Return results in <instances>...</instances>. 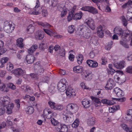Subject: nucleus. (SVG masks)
Returning a JSON list of instances; mask_svg holds the SVG:
<instances>
[{
  "mask_svg": "<svg viewBox=\"0 0 132 132\" xmlns=\"http://www.w3.org/2000/svg\"><path fill=\"white\" fill-rule=\"evenodd\" d=\"M126 71L128 73H132V66L128 67L126 69Z\"/></svg>",
  "mask_w": 132,
  "mask_h": 132,
  "instance_id": "obj_58",
  "label": "nucleus"
},
{
  "mask_svg": "<svg viewBox=\"0 0 132 132\" xmlns=\"http://www.w3.org/2000/svg\"><path fill=\"white\" fill-rule=\"evenodd\" d=\"M51 122L52 125L54 126H56L59 123L54 118H52L51 119Z\"/></svg>",
  "mask_w": 132,
  "mask_h": 132,
  "instance_id": "obj_55",
  "label": "nucleus"
},
{
  "mask_svg": "<svg viewBox=\"0 0 132 132\" xmlns=\"http://www.w3.org/2000/svg\"><path fill=\"white\" fill-rule=\"evenodd\" d=\"M116 72V70L113 69H111L107 70V72L109 74L113 75Z\"/></svg>",
  "mask_w": 132,
  "mask_h": 132,
  "instance_id": "obj_59",
  "label": "nucleus"
},
{
  "mask_svg": "<svg viewBox=\"0 0 132 132\" xmlns=\"http://www.w3.org/2000/svg\"><path fill=\"white\" fill-rule=\"evenodd\" d=\"M78 63L79 64H81L83 59V57L81 54H79L77 56Z\"/></svg>",
  "mask_w": 132,
  "mask_h": 132,
  "instance_id": "obj_42",
  "label": "nucleus"
},
{
  "mask_svg": "<svg viewBox=\"0 0 132 132\" xmlns=\"http://www.w3.org/2000/svg\"><path fill=\"white\" fill-rule=\"evenodd\" d=\"M9 60V58L7 57H4L1 58L0 60V62L1 64L0 66V68L3 67L4 64L6 63Z\"/></svg>",
  "mask_w": 132,
  "mask_h": 132,
  "instance_id": "obj_29",
  "label": "nucleus"
},
{
  "mask_svg": "<svg viewBox=\"0 0 132 132\" xmlns=\"http://www.w3.org/2000/svg\"><path fill=\"white\" fill-rule=\"evenodd\" d=\"M126 17L128 20L132 21V13L127 12Z\"/></svg>",
  "mask_w": 132,
  "mask_h": 132,
  "instance_id": "obj_50",
  "label": "nucleus"
},
{
  "mask_svg": "<svg viewBox=\"0 0 132 132\" xmlns=\"http://www.w3.org/2000/svg\"><path fill=\"white\" fill-rule=\"evenodd\" d=\"M85 21L88 26L91 29L94 30L95 29V23L93 19L91 18H88L86 19Z\"/></svg>",
  "mask_w": 132,
  "mask_h": 132,
  "instance_id": "obj_12",
  "label": "nucleus"
},
{
  "mask_svg": "<svg viewBox=\"0 0 132 132\" xmlns=\"http://www.w3.org/2000/svg\"><path fill=\"white\" fill-rule=\"evenodd\" d=\"M26 61L29 64L33 63L35 60L34 56L31 55H28L26 56Z\"/></svg>",
  "mask_w": 132,
  "mask_h": 132,
  "instance_id": "obj_17",
  "label": "nucleus"
},
{
  "mask_svg": "<svg viewBox=\"0 0 132 132\" xmlns=\"http://www.w3.org/2000/svg\"><path fill=\"white\" fill-rule=\"evenodd\" d=\"M38 24L44 28H50L51 26L48 23L46 22H38Z\"/></svg>",
  "mask_w": 132,
  "mask_h": 132,
  "instance_id": "obj_37",
  "label": "nucleus"
},
{
  "mask_svg": "<svg viewBox=\"0 0 132 132\" xmlns=\"http://www.w3.org/2000/svg\"><path fill=\"white\" fill-rule=\"evenodd\" d=\"M97 33L98 35L100 37L102 38L104 36L103 31L102 27L99 26L97 28Z\"/></svg>",
  "mask_w": 132,
  "mask_h": 132,
  "instance_id": "obj_21",
  "label": "nucleus"
},
{
  "mask_svg": "<svg viewBox=\"0 0 132 132\" xmlns=\"http://www.w3.org/2000/svg\"><path fill=\"white\" fill-rule=\"evenodd\" d=\"M39 46L40 48H41L42 49H44L47 46L46 43L44 42H42L40 44Z\"/></svg>",
  "mask_w": 132,
  "mask_h": 132,
  "instance_id": "obj_60",
  "label": "nucleus"
},
{
  "mask_svg": "<svg viewBox=\"0 0 132 132\" xmlns=\"http://www.w3.org/2000/svg\"><path fill=\"white\" fill-rule=\"evenodd\" d=\"M75 29L74 26L71 25L69 26L68 28V31L70 34H72L73 32Z\"/></svg>",
  "mask_w": 132,
  "mask_h": 132,
  "instance_id": "obj_43",
  "label": "nucleus"
},
{
  "mask_svg": "<svg viewBox=\"0 0 132 132\" xmlns=\"http://www.w3.org/2000/svg\"><path fill=\"white\" fill-rule=\"evenodd\" d=\"M120 108V107L119 105L114 106L109 108V111L110 113H113L117 110L119 109Z\"/></svg>",
  "mask_w": 132,
  "mask_h": 132,
  "instance_id": "obj_32",
  "label": "nucleus"
},
{
  "mask_svg": "<svg viewBox=\"0 0 132 132\" xmlns=\"http://www.w3.org/2000/svg\"><path fill=\"white\" fill-rule=\"evenodd\" d=\"M80 85L82 89H86L89 90H90V88L86 86L85 83L84 82H81L80 83Z\"/></svg>",
  "mask_w": 132,
  "mask_h": 132,
  "instance_id": "obj_47",
  "label": "nucleus"
},
{
  "mask_svg": "<svg viewBox=\"0 0 132 132\" xmlns=\"http://www.w3.org/2000/svg\"><path fill=\"white\" fill-rule=\"evenodd\" d=\"M43 115L47 118L50 119L52 117L55 116L56 113L53 112L50 108H46L44 110Z\"/></svg>",
  "mask_w": 132,
  "mask_h": 132,
  "instance_id": "obj_5",
  "label": "nucleus"
},
{
  "mask_svg": "<svg viewBox=\"0 0 132 132\" xmlns=\"http://www.w3.org/2000/svg\"><path fill=\"white\" fill-rule=\"evenodd\" d=\"M44 32L42 31H38L35 34V38L39 40L43 39L44 37Z\"/></svg>",
  "mask_w": 132,
  "mask_h": 132,
  "instance_id": "obj_19",
  "label": "nucleus"
},
{
  "mask_svg": "<svg viewBox=\"0 0 132 132\" xmlns=\"http://www.w3.org/2000/svg\"><path fill=\"white\" fill-rule=\"evenodd\" d=\"M82 16V13L81 11H80L74 14L73 20H77L80 19Z\"/></svg>",
  "mask_w": 132,
  "mask_h": 132,
  "instance_id": "obj_27",
  "label": "nucleus"
},
{
  "mask_svg": "<svg viewBox=\"0 0 132 132\" xmlns=\"http://www.w3.org/2000/svg\"><path fill=\"white\" fill-rule=\"evenodd\" d=\"M95 119L94 117L89 118L88 120L87 123L90 126H93L95 124Z\"/></svg>",
  "mask_w": 132,
  "mask_h": 132,
  "instance_id": "obj_31",
  "label": "nucleus"
},
{
  "mask_svg": "<svg viewBox=\"0 0 132 132\" xmlns=\"http://www.w3.org/2000/svg\"><path fill=\"white\" fill-rule=\"evenodd\" d=\"M10 129L13 132H20L19 129L17 128L14 127H11L10 128Z\"/></svg>",
  "mask_w": 132,
  "mask_h": 132,
  "instance_id": "obj_64",
  "label": "nucleus"
},
{
  "mask_svg": "<svg viewBox=\"0 0 132 132\" xmlns=\"http://www.w3.org/2000/svg\"><path fill=\"white\" fill-rule=\"evenodd\" d=\"M67 96L69 98H71L76 95L75 90L72 87H68L66 91Z\"/></svg>",
  "mask_w": 132,
  "mask_h": 132,
  "instance_id": "obj_9",
  "label": "nucleus"
},
{
  "mask_svg": "<svg viewBox=\"0 0 132 132\" xmlns=\"http://www.w3.org/2000/svg\"><path fill=\"white\" fill-rule=\"evenodd\" d=\"M10 97L7 96L2 97L0 98V103L3 107H6L11 103Z\"/></svg>",
  "mask_w": 132,
  "mask_h": 132,
  "instance_id": "obj_6",
  "label": "nucleus"
},
{
  "mask_svg": "<svg viewBox=\"0 0 132 132\" xmlns=\"http://www.w3.org/2000/svg\"><path fill=\"white\" fill-rule=\"evenodd\" d=\"M25 112L27 114L29 115L33 113L34 109L32 107L29 106L25 109Z\"/></svg>",
  "mask_w": 132,
  "mask_h": 132,
  "instance_id": "obj_26",
  "label": "nucleus"
},
{
  "mask_svg": "<svg viewBox=\"0 0 132 132\" xmlns=\"http://www.w3.org/2000/svg\"><path fill=\"white\" fill-rule=\"evenodd\" d=\"M37 48V45H32L31 47L28 50V52L29 54H32L35 51Z\"/></svg>",
  "mask_w": 132,
  "mask_h": 132,
  "instance_id": "obj_34",
  "label": "nucleus"
},
{
  "mask_svg": "<svg viewBox=\"0 0 132 132\" xmlns=\"http://www.w3.org/2000/svg\"><path fill=\"white\" fill-rule=\"evenodd\" d=\"M114 79L115 81L119 83L120 82V81H121V79L117 75L114 76Z\"/></svg>",
  "mask_w": 132,
  "mask_h": 132,
  "instance_id": "obj_57",
  "label": "nucleus"
},
{
  "mask_svg": "<svg viewBox=\"0 0 132 132\" xmlns=\"http://www.w3.org/2000/svg\"><path fill=\"white\" fill-rule=\"evenodd\" d=\"M11 73L13 74L16 77L19 78L20 76H23L26 74L25 70L21 68H17L11 71Z\"/></svg>",
  "mask_w": 132,
  "mask_h": 132,
  "instance_id": "obj_8",
  "label": "nucleus"
},
{
  "mask_svg": "<svg viewBox=\"0 0 132 132\" xmlns=\"http://www.w3.org/2000/svg\"><path fill=\"white\" fill-rule=\"evenodd\" d=\"M121 126L127 132H132V128H130L127 127L126 124L123 123L121 125Z\"/></svg>",
  "mask_w": 132,
  "mask_h": 132,
  "instance_id": "obj_35",
  "label": "nucleus"
},
{
  "mask_svg": "<svg viewBox=\"0 0 132 132\" xmlns=\"http://www.w3.org/2000/svg\"><path fill=\"white\" fill-rule=\"evenodd\" d=\"M48 103L51 108L54 110L56 105L55 103L51 101H49Z\"/></svg>",
  "mask_w": 132,
  "mask_h": 132,
  "instance_id": "obj_52",
  "label": "nucleus"
},
{
  "mask_svg": "<svg viewBox=\"0 0 132 132\" xmlns=\"http://www.w3.org/2000/svg\"><path fill=\"white\" fill-rule=\"evenodd\" d=\"M14 106V104L13 103H11L9 104L7 106L5 107V108H6V113L8 114H10L12 113V110Z\"/></svg>",
  "mask_w": 132,
  "mask_h": 132,
  "instance_id": "obj_20",
  "label": "nucleus"
},
{
  "mask_svg": "<svg viewBox=\"0 0 132 132\" xmlns=\"http://www.w3.org/2000/svg\"><path fill=\"white\" fill-rule=\"evenodd\" d=\"M90 101L88 99H84L82 101V104L84 108H87L90 106Z\"/></svg>",
  "mask_w": 132,
  "mask_h": 132,
  "instance_id": "obj_25",
  "label": "nucleus"
},
{
  "mask_svg": "<svg viewBox=\"0 0 132 132\" xmlns=\"http://www.w3.org/2000/svg\"><path fill=\"white\" fill-rule=\"evenodd\" d=\"M44 71V69L42 67H39L37 70H36L35 72L38 75H40L41 73H43Z\"/></svg>",
  "mask_w": 132,
  "mask_h": 132,
  "instance_id": "obj_48",
  "label": "nucleus"
},
{
  "mask_svg": "<svg viewBox=\"0 0 132 132\" xmlns=\"http://www.w3.org/2000/svg\"><path fill=\"white\" fill-rule=\"evenodd\" d=\"M79 123V120L78 119H76L72 124V127L73 128H76L78 126Z\"/></svg>",
  "mask_w": 132,
  "mask_h": 132,
  "instance_id": "obj_41",
  "label": "nucleus"
},
{
  "mask_svg": "<svg viewBox=\"0 0 132 132\" xmlns=\"http://www.w3.org/2000/svg\"><path fill=\"white\" fill-rule=\"evenodd\" d=\"M112 100H108L106 99H103L101 101L102 103L103 104L110 105H113L115 103V102L113 100H117L119 99L112 98Z\"/></svg>",
  "mask_w": 132,
  "mask_h": 132,
  "instance_id": "obj_14",
  "label": "nucleus"
},
{
  "mask_svg": "<svg viewBox=\"0 0 132 132\" xmlns=\"http://www.w3.org/2000/svg\"><path fill=\"white\" fill-rule=\"evenodd\" d=\"M113 44L112 42L111 41L108 44H107L105 47V49L107 50H110L111 47Z\"/></svg>",
  "mask_w": 132,
  "mask_h": 132,
  "instance_id": "obj_53",
  "label": "nucleus"
},
{
  "mask_svg": "<svg viewBox=\"0 0 132 132\" xmlns=\"http://www.w3.org/2000/svg\"><path fill=\"white\" fill-rule=\"evenodd\" d=\"M23 39L22 38H19L16 40V44L20 47L22 48L24 46L23 43Z\"/></svg>",
  "mask_w": 132,
  "mask_h": 132,
  "instance_id": "obj_30",
  "label": "nucleus"
},
{
  "mask_svg": "<svg viewBox=\"0 0 132 132\" xmlns=\"http://www.w3.org/2000/svg\"><path fill=\"white\" fill-rule=\"evenodd\" d=\"M74 14L72 12H70L69 13L67 17V20L69 22L72 19H73Z\"/></svg>",
  "mask_w": 132,
  "mask_h": 132,
  "instance_id": "obj_49",
  "label": "nucleus"
},
{
  "mask_svg": "<svg viewBox=\"0 0 132 132\" xmlns=\"http://www.w3.org/2000/svg\"><path fill=\"white\" fill-rule=\"evenodd\" d=\"M49 90L50 92L52 93H54L55 92L54 87L52 86H51L49 89Z\"/></svg>",
  "mask_w": 132,
  "mask_h": 132,
  "instance_id": "obj_61",
  "label": "nucleus"
},
{
  "mask_svg": "<svg viewBox=\"0 0 132 132\" xmlns=\"http://www.w3.org/2000/svg\"><path fill=\"white\" fill-rule=\"evenodd\" d=\"M63 109V105L61 104H56L54 110H61Z\"/></svg>",
  "mask_w": 132,
  "mask_h": 132,
  "instance_id": "obj_51",
  "label": "nucleus"
},
{
  "mask_svg": "<svg viewBox=\"0 0 132 132\" xmlns=\"http://www.w3.org/2000/svg\"><path fill=\"white\" fill-rule=\"evenodd\" d=\"M66 80L65 79H62L59 82L57 85L58 90L61 92H64L66 89L65 85Z\"/></svg>",
  "mask_w": 132,
  "mask_h": 132,
  "instance_id": "obj_7",
  "label": "nucleus"
},
{
  "mask_svg": "<svg viewBox=\"0 0 132 132\" xmlns=\"http://www.w3.org/2000/svg\"><path fill=\"white\" fill-rule=\"evenodd\" d=\"M41 10V7H35L33 9L29 12V13L30 14L38 15L40 14Z\"/></svg>",
  "mask_w": 132,
  "mask_h": 132,
  "instance_id": "obj_15",
  "label": "nucleus"
},
{
  "mask_svg": "<svg viewBox=\"0 0 132 132\" xmlns=\"http://www.w3.org/2000/svg\"><path fill=\"white\" fill-rule=\"evenodd\" d=\"M132 5V1L129 0L128 1L125 3L122 6V8L125 9L126 8H128L131 7Z\"/></svg>",
  "mask_w": 132,
  "mask_h": 132,
  "instance_id": "obj_33",
  "label": "nucleus"
},
{
  "mask_svg": "<svg viewBox=\"0 0 132 132\" xmlns=\"http://www.w3.org/2000/svg\"><path fill=\"white\" fill-rule=\"evenodd\" d=\"M5 107H3L0 108V115H2L5 113L6 110Z\"/></svg>",
  "mask_w": 132,
  "mask_h": 132,
  "instance_id": "obj_63",
  "label": "nucleus"
},
{
  "mask_svg": "<svg viewBox=\"0 0 132 132\" xmlns=\"http://www.w3.org/2000/svg\"><path fill=\"white\" fill-rule=\"evenodd\" d=\"M83 70V67L82 66L79 65L75 66L73 68V71L76 73H81L82 72Z\"/></svg>",
  "mask_w": 132,
  "mask_h": 132,
  "instance_id": "obj_23",
  "label": "nucleus"
},
{
  "mask_svg": "<svg viewBox=\"0 0 132 132\" xmlns=\"http://www.w3.org/2000/svg\"><path fill=\"white\" fill-rule=\"evenodd\" d=\"M40 79L41 82H47L49 79V78L48 77H46L40 78Z\"/></svg>",
  "mask_w": 132,
  "mask_h": 132,
  "instance_id": "obj_56",
  "label": "nucleus"
},
{
  "mask_svg": "<svg viewBox=\"0 0 132 132\" xmlns=\"http://www.w3.org/2000/svg\"><path fill=\"white\" fill-rule=\"evenodd\" d=\"M91 98L94 103H101V101L100 99L98 98L93 96L91 97Z\"/></svg>",
  "mask_w": 132,
  "mask_h": 132,
  "instance_id": "obj_44",
  "label": "nucleus"
},
{
  "mask_svg": "<svg viewBox=\"0 0 132 132\" xmlns=\"http://www.w3.org/2000/svg\"><path fill=\"white\" fill-rule=\"evenodd\" d=\"M21 89L24 90L25 93L29 94H32L34 92V90L30 87L28 86H26L25 87L24 86H22Z\"/></svg>",
  "mask_w": 132,
  "mask_h": 132,
  "instance_id": "obj_13",
  "label": "nucleus"
},
{
  "mask_svg": "<svg viewBox=\"0 0 132 132\" xmlns=\"http://www.w3.org/2000/svg\"><path fill=\"white\" fill-rule=\"evenodd\" d=\"M87 63L89 67L92 68H95L98 66V63L92 60H88Z\"/></svg>",
  "mask_w": 132,
  "mask_h": 132,
  "instance_id": "obj_22",
  "label": "nucleus"
},
{
  "mask_svg": "<svg viewBox=\"0 0 132 132\" xmlns=\"http://www.w3.org/2000/svg\"><path fill=\"white\" fill-rule=\"evenodd\" d=\"M12 117L10 116H8L7 118V122L10 125H11L12 124Z\"/></svg>",
  "mask_w": 132,
  "mask_h": 132,
  "instance_id": "obj_54",
  "label": "nucleus"
},
{
  "mask_svg": "<svg viewBox=\"0 0 132 132\" xmlns=\"http://www.w3.org/2000/svg\"><path fill=\"white\" fill-rule=\"evenodd\" d=\"M14 25L8 21H6L4 23L3 29L5 32L8 33H12L14 30Z\"/></svg>",
  "mask_w": 132,
  "mask_h": 132,
  "instance_id": "obj_4",
  "label": "nucleus"
},
{
  "mask_svg": "<svg viewBox=\"0 0 132 132\" xmlns=\"http://www.w3.org/2000/svg\"><path fill=\"white\" fill-rule=\"evenodd\" d=\"M65 7H63L62 10L60 11H61V16L62 17H63L65 16L67 13V10H68Z\"/></svg>",
  "mask_w": 132,
  "mask_h": 132,
  "instance_id": "obj_39",
  "label": "nucleus"
},
{
  "mask_svg": "<svg viewBox=\"0 0 132 132\" xmlns=\"http://www.w3.org/2000/svg\"><path fill=\"white\" fill-rule=\"evenodd\" d=\"M81 10L82 11H88L93 14L98 13V11L95 8L91 6H85L82 7Z\"/></svg>",
  "mask_w": 132,
  "mask_h": 132,
  "instance_id": "obj_10",
  "label": "nucleus"
},
{
  "mask_svg": "<svg viewBox=\"0 0 132 132\" xmlns=\"http://www.w3.org/2000/svg\"><path fill=\"white\" fill-rule=\"evenodd\" d=\"M61 132H69L67 126L65 125H62Z\"/></svg>",
  "mask_w": 132,
  "mask_h": 132,
  "instance_id": "obj_46",
  "label": "nucleus"
},
{
  "mask_svg": "<svg viewBox=\"0 0 132 132\" xmlns=\"http://www.w3.org/2000/svg\"><path fill=\"white\" fill-rule=\"evenodd\" d=\"M115 85V83L112 79L110 78L108 80L104 88L106 90L112 89Z\"/></svg>",
  "mask_w": 132,
  "mask_h": 132,
  "instance_id": "obj_11",
  "label": "nucleus"
},
{
  "mask_svg": "<svg viewBox=\"0 0 132 132\" xmlns=\"http://www.w3.org/2000/svg\"><path fill=\"white\" fill-rule=\"evenodd\" d=\"M78 105L75 104L69 103L67 106L66 110L64 111L63 114V117L64 120L66 122H70L69 115L77 112L78 110Z\"/></svg>",
  "mask_w": 132,
  "mask_h": 132,
  "instance_id": "obj_1",
  "label": "nucleus"
},
{
  "mask_svg": "<svg viewBox=\"0 0 132 132\" xmlns=\"http://www.w3.org/2000/svg\"><path fill=\"white\" fill-rule=\"evenodd\" d=\"M62 125L60 123H58L55 127V130L58 132H61Z\"/></svg>",
  "mask_w": 132,
  "mask_h": 132,
  "instance_id": "obj_45",
  "label": "nucleus"
},
{
  "mask_svg": "<svg viewBox=\"0 0 132 132\" xmlns=\"http://www.w3.org/2000/svg\"><path fill=\"white\" fill-rule=\"evenodd\" d=\"M43 30L46 34L51 36H53L56 34L55 32L52 29H44Z\"/></svg>",
  "mask_w": 132,
  "mask_h": 132,
  "instance_id": "obj_28",
  "label": "nucleus"
},
{
  "mask_svg": "<svg viewBox=\"0 0 132 132\" xmlns=\"http://www.w3.org/2000/svg\"><path fill=\"white\" fill-rule=\"evenodd\" d=\"M35 28L32 25L29 26L27 28V32L28 33H32L34 31Z\"/></svg>",
  "mask_w": 132,
  "mask_h": 132,
  "instance_id": "obj_38",
  "label": "nucleus"
},
{
  "mask_svg": "<svg viewBox=\"0 0 132 132\" xmlns=\"http://www.w3.org/2000/svg\"><path fill=\"white\" fill-rule=\"evenodd\" d=\"M76 34L86 39L89 38L91 35L90 31L87 27L85 26H80L78 29Z\"/></svg>",
  "mask_w": 132,
  "mask_h": 132,
  "instance_id": "obj_2",
  "label": "nucleus"
},
{
  "mask_svg": "<svg viewBox=\"0 0 132 132\" xmlns=\"http://www.w3.org/2000/svg\"><path fill=\"white\" fill-rule=\"evenodd\" d=\"M0 90L6 92H7L9 91L5 84L1 83H0Z\"/></svg>",
  "mask_w": 132,
  "mask_h": 132,
  "instance_id": "obj_36",
  "label": "nucleus"
},
{
  "mask_svg": "<svg viewBox=\"0 0 132 132\" xmlns=\"http://www.w3.org/2000/svg\"><path fill=\"white\" fill-rule=\"evenodd\" d=\"M125 62L121 61L118 62H115L114 64V66L117 69H121L125 67Z\"/></svg>",
  "mask_w": 132,
  "mask_h": 132,
  "instance_id": "obj_18",
  "label": "nucleus"
},
{
  "mask_svg": "<svg viewBox=\"0 0 132 132\" xmlns=\"http://www.w3.org/2000/svg\"><path fill=\"white\" fill-rule=\"evenodd\" d=\"M113 92L119 97H121L124 95L123 91L118 87L114 88L113 89Z\"/></svg>",
  "mask_w": 132,
  "mask_h": 132,
  "instance_id": "obj_16",
  "label": "nucleus"
},
{
  "mask_svg": "<svg viewBox=\"0 0 132 132\" xmlns=\"http://www.w3.org/2000/svg\"><path fill=\"white\" fill-rule=\"evenodd\" d=\"M114 32L116 34H117L119 35H123V31L122 29L121 28L117 27L114 29Z\"/></svg>",
  "mask_w": 132,
  "mask_h": 132,
  "instance_id": "obj_24",
  "label": "nucleus"
},
{
  "mask_svg": "<svg viewBox=\"0 0 132 132\" xmlns=\"http://www.w3.org/2000/svg\"><path fill=\"white\" fill-rule=\"evenodd\" d=\"M8 86L9 88L12 90H14L15 89L16 87L15 85L12 83H10L8 85Z\"/></svg>",
  "mask_w": 132,
  "mask_h": 132,
  "instance_id": "obj_62",
  "label": "nucleus"
},
{
  "mask_svg": "<svg viewBox=\"0 0 132 132\" xmlns=\"http://www.w3.org/2000/svg\"><path fill=\"white\" fill-rule=\"evenodd\" d=\"M6 69L7 70L9 71H12L11 70L14 68V66L13 64L10 62H8L7 64Z\"/></svg>",
  "mask_w": 132,
  "mask_h": 132,
  "instance_id": "obj_40",
  "label": "nucleus"
},
{
  "mask_svg": "<svg viewBox=\"0 0 132 132\" xmlns=\"http://www.w3.org/2000/svg\"><path fill=\"white\" fill-rule=\"evenodd\" d=\"M121 37L122 39L120 41V44L125 47L128 48L129 45L126 42L132 39V32L131 33L129 30H127L126 33L122 35Z\"/></svg>",
  "mask_w": 132,
  "mask_h": 132,
  "instance_id": "obj_3",
  "label": "nucleus"
}]
</instances>
